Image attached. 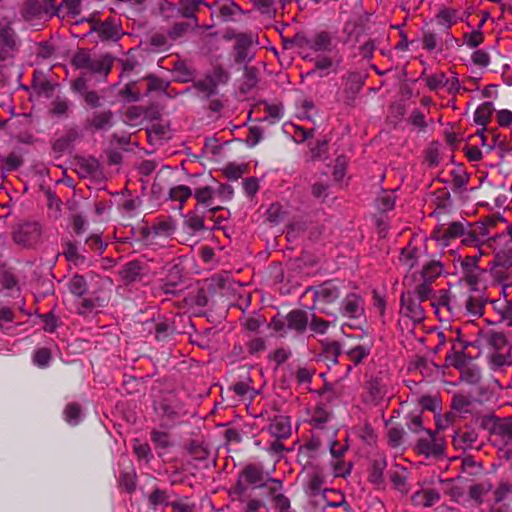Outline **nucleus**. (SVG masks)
Returning a JSON list of instances; mask_svg holds the SVG:
<instances>
[{
    "label": "nucleus",
    "mask_w": 512,
    "mask_h": 512,
    "mask_svg": "<svg viewBox=\"0 0 512 512\" xmlns=\"http://www.w3.org/2000/svg\"><path fill=\"white\" fill-rule=\"evenodd\" d=\"M418 249L415 247H405L401 250L399 261L409 269L416 264Z\"/></svg>",
    "instance_id": "obj_49"
},
{
    "label": "nucleus",
    "mask_w": 512,
    "mask_h": 512,
    "mask_svg": "<svg viewBox=\"0 0 512 512\" xmlns=\"http://www.w3.org/2000/svg\"><path fill=\"white\" fill-rule=\"evenodd\" d=\"M80 298L81 300L78 302L76 310L82 316H88L95 308L104 307L108 303V298L95 294L89 298Z\"/></svg>",
    "instance_id": "obj_19"
},
{
    "label": "nucleus",
    "mask_w": 512,
    "mask_h": 512,
    "mask_svg": "<svg viewBox=\"0 0 512 512\" xmlns=\"http://www.w3.org/2000/svg\"><path fill=\"white\" fill-rule=\"evenodd\" d=\"M487 302L482 296L468 295L465 300L466 312L473 317H481L484 313V307Z\"/></svg>",
    "instance_id": "obj_26"
},
{
    "label": "nucleus",
    "mask_w": 512,
    "mask_h": 512,
    "mask_svg": "<svg viewBox=\"0 0 512 512\" xmlns=\"http://www.w3.org/2000/svg\"><path fill=\"white\" fill-rule=\"evenodd\" d=\"M42 238V227L36 221H24L17 224L12 231V240L22 248H34Z\"/></svg>",
    "instance_id": "obj_2"
},
{
    "label": "nucleus",
    "mask_w": 512,
    "mask_h": 512,
    "mask_svg": "<svg viewBox=\"0 0 512 512\" xmlns=\"http://www.w3.org/2000/svg\"><path fill=\"white\" fill-rule=\"evenodd\" d=\"M440 499L439 493L434 489H427L416 492L412 500L415 505L430 507Z\"/></svg>",
    "instance_id": "obj_27"
},
{
    "label": "nucleus",
    "mask_w": 512,
    "mask_h": 512,
    "mask_svg": "<svg viewBox=\"0 0 512 512\" xmlns=\"http://www.w3.org/2000/svg\"><path fill=\"white\" fill-rule=\"evenodd\" d=\"M114 61L115 57L109 53L95 55L90 50L81 48L73 55L71 64L76 69L86 70L106 79L113 68Z\"/></svg>",
    "instance_id": "obj_1"
},
{
    "label": "nucleus",
    "mask_w": 512,
    "mask_h": 512,
    "mask_svg": "<svg viewBox=\"0 0 512 512\" xmlns=\"http://www.w3.org/2000/svg\"><path fill=\"white\" fill-rule=\"evenodd\" d=\"M323 497L327 500V505L331 507H340L346 504L344 495L333 489H324Z\"/></svg>",
    "instance_id": "obj_53"
},
{
    "label": "nucleus",
    "mask_w": 512,
    "mask_h": 512,
    "mask_svg": "<svg viewBox=\"0 0 512 512\" xmlns=\"http://www.w3.org/2000/svg\"><path fill=\"white\" fill-rule=\"evenodd\" d=\"M485 337L488 345L495 349V351H509L508 341L504 333L491 331Z\"/></svg>",
    "instance_id": "obj_35"
},
{
    "label": "nucleus",
    "mask_w": 512,
    "mask_h": 512,
    "mask_svg": "<svg viewBox=\"0 0 512 512\" xmlns=\"http://www.w3.org/2000/svg\"><path fill=\"white\" fill-rule=\"evenodd\" d=\"M468 221H453L448 225L440 224L432 232V239L442 246H449L452 241L461 238L464 228H468Z\"/></svg>",
    "instance_id": "obj_6"
},
{
    "label": "nucleus",
    "mask_w": 512,
    "mask_h": 512,
    "mask_svg": "<svg viewBox=\"0 0 512 512\" xmlns=\"http://www.w3.org/2000/svg\"><path fill=\"white\" fill-rule=\"evenodd\" d=\"M312 50L314 52H330L332 50V36L326 31L316 33L312 37Z\"/></svg>",
    "instance_id": "obj_28"
},
{
    "label": "nucleus",
    "mask_w": 512,
    "mask_h": 512,
    "mask_svg": "<svg viewBox=\"0 0 512 512\" xmlns=\"http://www.w3.org/2000/svg\"><path fill=\"white\" fill-rule=\"evenodd\" d=\"M286 322L287 329L303 334L309 324L308 313L301 309H293L286 315Z\"/></svg>",
    "instance_id": "obj_14"
},
{
    "label": "nucleus",
    "mask_w": 512,
    "mask_h": 512,
    "mask_svg": "<svg viewBox=\"0 0 512 512\" xmlns=\"http://www.w3.org/2000/svg\"><path fill=\"white\" fill-rule=\"evenodd\" d=\"M448 77L444 72H438L425 77L426 86L430 91H438L447 84Z\"/></svg>",
    "instance_id": "obj_45"
},
{
    "label": "nucleus",
    "mask_w": 512,
    "mask_h": 512,
    "mask_svg": "<svg viewBox=\"0 0 512 512\" xmlns=\"http://www.w3.org/2000/svg\"><path fill=\"white\" fill-rule=\"evenodd\" d=\"M341 312L345 317L351 319L359 318L364 312L361 297L355 293L348 294L342 302Z\"/></svg>",
    "instance_id": "obj_13"
},
{
    "label": "nucleus",
    "mask_w": 512,
    "mask_h": 512,
    "mask_svg": "<svg viewBox=\"0 0 512 512\" xmlns=\"http://www.w3.org/2000/svg\"><path fill=\"white\" fill-rule=\"evenodd\" d=\"M193 195L199 205L206 207L213 205L216 199H219L222 203L230 201L234 195V190L226 184H218L216 187L206 185L196 188Z\"/></svg>",
    "instance_id": "obj_3"
},
{
    "label": "nucleus",
    "mask_w": 512,
    "mask_h": 512,
    "mask_svg": "<svg viewBox=\"0 0 512 512\" xmlns=\"http://www.w3.org/2000/svg\"><path fill=\"white\" fill-rule=\"evenodd\" d=\"M480 255L466 256L460 261L461 280L464 281L472 291H478L480 276L484 272L479 267Z\"/></svg>",
    "instance_id": "obj_7"
},
{
    "label": "nucleus",
    "mask_w": 512,
    "mask_h": 512,
    "mask_svg": "<svg viewBox=\"0 0 512 512\" xmlns=\"http://www.w3.org/2000/svg\"><path fill=\"white\" fill-rule=\"evenodd\" d=\"M167 275L165 278V291L170 292L171 288L176 287L182 280V268L177 264L166 265Z\"/></svg>",
    "instance_id": "obj_30"
},
{
    "label": "nucleus",
    "mask_w": 512,
    "mask_h": 512,
    "mask_svg": "<svg viewBox=\"0 0 512 512\" xmlns=\"http://www.w3.org/2000/svg\"><path fill=\"white\" fill-rule=\"evenodd\" d=\"M192 195V190L186 185L172 187L169 191V198L173 201L185 202Z\"/></svg>",
    "instance_id": "obj_48"
},
{
    "label": "nucleus",
    "mask_w": 512,
    "mask_h": 512,
    "mask_svg": "<svg viewBox=\"0 0 512 512\" xmlns=\"http://www.w3.org/2000/svg\"><path fill=\"white\" fill-rule=\"evenodd\" d=\"M213 6L217 10L218 17L224 22L235 21L238 16L244 13L243 9L234 0H216Z\"/></svg>",
    "instance_id": "obj_12"
},
{
    "label": "nucleus",
    "mask_w": 512,
    "mask_h": 512,
    "mask_svg": "<svg viewBox=\"0 0 512 512\" xmlns=\"http://www.w3.org/2000/svg\"><path fill=\"white\" fill-rule=\"evenodd\" d=\"M187 452L194 460L205 461L209 457V450L203 442L192 440L188 447Z\"/></svg>",
    "instance_id": "obj_40"
},
{
    "label": "nucleus",
    "mask_w": 512,
    "mask_h": 512,
    "mask_svg": "<svg viewBox=\"0 0 512 512\" xmlns=\"http://www.w3.org/2000/svg\"><path fill=\"white\" fill-rule=\"evenodd\" d=\"M0 43L8 53L16 49V34L8 17L0 19Z\"/></svg>",
    "instance_id": "obj_15"
},
{
    "label": "nucleus",
    "mask_w": 512,
    "mask_h": 512,
    "mask_svg": "<svg viewBox=\"0 0 512 512\" xmlns=\"http://www.w3.org/2000/svg\"><path fill=\"white\" fill-rule=\"evenodd\" d=\"M419 302H424L432 298L433 291L430 284L424 282L417 285L415 291L412 293Z\"/></svg>",
    "instance_id": "obj_61"
},
{
    "label": "nucleus",
    "mask_w": 512,
    "mask_h": 512,
    "mask_svg": "<svg viewBox=\"0 0 512 512\" xmlns=\"http://www.w3.org/2000/svg\"><path fill=\"white\" fill-rule=\"evenodd\" d=\"M440 150L438 143H432L425 151V161L430 167H435L440 163Z\"/></svg>",
    "instance_id": "obj_55"
},
{
    "label": "nucleus",
    "mask_w": 512,
    "mask_h": 512,
    "mask_svg": "<svg viewBox=\"0 0 512 512\" xmlns=\"http://www.w3.org/2000/svg\"><path fill=\"white\" fill-rule=\"evenodd\" d=\"M151 229L157 236L168 237L174 233L176 226L172 218H165L154 223Z\"/></svg>",
    "instance_id": "obj_39"
},
{
    "label": "nucleus",
    "mask_w": 512,
    "mask_h": 512,
    "mask_svg": "<svg viewBox=\"0 0 512 512\" xmlns=\"http://www.w3.org/2000/svg\"><path fill=\"white\" fill-rule=\"evenodd\" d=\"M239 474L249 485H254L256 487L266 486V483L264 482L265 475L261 466L248 464Z\"/></svg>",
    "instance_id": "obj_18"
},
{
    "label": "nucleus",
    "mask_w": 512,
    "mask_h": 512,
    "mask_svg": "<svg viewBox=\"0 0 512 512\" xmlns=\"http://www.w3.org/2000/svg\"><path fill=\"white\" fill-rule=\"evenodd\" d=\"M377 206L378 208L385 212L390 211L395 206V196L391 192H383L377 198Z\"/></svg>",
    "instance_id": "obj_56"
},
{
    "label": "nucleus",
    "mask_w": 512,
    "mask_h": 512,
    "mask_svg": "<svg viewBox=\"0 0 512 512\" xmlns=\"http://www.w3.org/2000/svg\"><path fill=\"white\" fill-rule=\"evenodd\" d=\"M472 405V398L469 395L456 393L452 397L451 408L457 412L466 413Z\"/></svg>",
    "instance_id": "obj_43"
},
{
    "label": "nucleus",
    "mask_w": 512,
    "mask_h": 512,
    "mask_svg": "<svg viewBox=\"0 0 512 512\" xmlns=\"http://www.w3.org/2000/svg\"><path fill=\"white\" fill-rule=\"evenodd\" d=\"M23 164V159L16 153L1 158L2 169L5 171H15Z\"/></svg>",
    "instance_id": "obj_50"
},
{
    "label": "nucleus",
    "mask_w": 512,
    "mask_h": 512,
    "mask_svg": "<svg viewBox=\"0 0 512 512\" xmlns=\"http://www.w3.org/2000/svg\"><path fill=\"white\" fill-rule=\"evenodd\" d=\"M87 21L91 24V31L97 33L102 41H118L123 35L121 22L115 17L100 21L92 16Z\"/></svg>",
    "instance_id": "obj_5"
},
{
    "label": "nucleus",
    "mask_w": 512,
    "mask_h": 512,
    "mask_svg": "<svg viewBox=\"0 0 512 512\" xmlns=\"http://www.w3.org/2000/svg\"><path fill=\"white\" fill-rule=\"evenodd\" d=\"M78 166L83 176H97L101 173L100 163L94 157L89 158H80L78 161Z\"/></svg>",
    "instance_id": "obj_36"
},
{
    "label": "nucleus",
    "mask_w": 512,
    "mask_h": 512,
    "mask_svg": "<svg viewBox=\"0 0 512 512\" xmlns=\"http://www.w3.org/2000/svg\"><path fill=\"white\" fill-rule=\"evenodd\" d=\"M494 111L495 108L491 102H484L474 113V122L483 127L480 132H477V134L482 137L483 142L485 141L484 132L486 130V126L490 122Z\"/></svg>",
    "instance_id": "obj_20"
},
{
    "label": "nucleus",
    "mask_w": 512,
    "mask_h": 512,
    "mask_svg": "<svg viewBox=\"0 0 512 512\" xmlns=\"http://www.w3.org/2000/svg\"><path fill=\"white\" fill-rule=\"evenodd\" d=\"M491 303L494 310L500 315V320L506 322L508 326H512V300H495Z\"/></svg>",
    "instance_id": "obj_32"
},
{
    "label": "nucleus",
    "mask_w": 512,
    "mask_h": 512,
    "mask_svg": "<svg viewBox=\"0 0 512 512\" xmlns=\"http://www.w3.org/2000/svg\"><path fill=\"white\" fill-rule=\"evenodd\" d=\"M151 435L152 442L156 448L164 450L172 445L170 434L167 432L153 430Z\"/></svg>",
    "instance_id": "obj_52"
},
{
    "label": "nucleus",
    "mask_w": 512,
    "mask_h": 512,
    "mask_svg": "<svg viewBox=\"0 0 512 512\" xmlns=\"http://www.w3.org/2000/svg\"><path fill=\"white\" fill-rule=\"evenodd\" d=\"M193 23L188 22H177L175 23L168 31V36L176 40L180 37H183L190 29H194Z\"/></svg>",
    "instance_id": "obj_51"
},
{
    "label": "nucleus",
    "mask_w": 512,
    "mask_h": 512,
    "mask_svg": "<svg viewBox=\"0 0 512 512\" xmlns=\"http://www.w3.org/2000/svg\"><path fill=\"white\" fill-rule=\"evenodd\" d=\"M168 494L165 490L155 488L148 497L150 505L153 507L158 505H168Z\"/></svg>",
    "instance_id": "obj_59"
},
{
    "label": "nucleus",
    "mask_w": 512,
    "mask_h": 512,
    "mask_svg": "<svg viewBox=\"0 0 512 512\" xmlns=\"http://www.w3.org/2000/svg\"><path fill=\"white\" fill-rule=\"evenodd\" d=\"M341 355L340 344L336 341L323 344L322 356L324 360L335 365L338 363V357Z\"/></svg>",
    "instance_id": "obj_41"
},
{
    "label": "nucleus",
    "mask_w": 512,
    "mask_h": 512,
    "mask_svg": "<svg viewBox=\"0 0 512 512\" xmlns=\"http://www.w3.org/2000/svg\"><path fill=\"white\" fill-rule=\"evenodd\" d=\"M365 388L372 401L378 402L382 400L386 395L385 386L381 379L371 378L366 382Z\"/></svg>",
    "instance_id": "obj_33"
},
{
    "label": "nucleus",
    "mask_w": 512,
    "mask_h": 512,
    "mask_svg": "<svg viewBox=\"0 0 512 512\" xmlns=\"http://www.w3.org/2000/svg\"><path fill=\"white\" fill-rule=\"evenodd\" d=\"M370 354V347L357 345L346 352L348 359L354 364H360Z\"/></svg>",
    "instance_id": "obj_44"
},
{
    "label": "nucleus",
    "mask_w": 512,
    "mask_h": 512,
    "mask_svg": "<svg viewBox=\"0 0 512 512\" xmlns=\"http://www.w3.org/2000/svg\"><path fill=\"white\" fill-rule=\"evenodd\" d=\"M47 1L29 0L25 3V10L27 14L37 16L42 12L47 11Z\"/></svg>",
    "instance_id": "obj_58"
},
{
    "label": "nucleus",
    "mask_w": 512,
    "mask_h": 512,
    "mask_svg": "<svg viewBox=\"0 0 512 512\" xmlns=\"http://www.w3.org/2000/svg\"><path fill=\"white\" fill-rule=\"evenodd\" d=\"M269 432L276 439H286L291 435V424L286 416H276L269 424Z\"/></svg>",
    "instance_id": "obj_22"
},
{
    "label": "nucleus",
    "mask_w": 512,
    "mask_h": 512,
    "mask_svg": "<svg viewBox=\"0 0 512 512\" xmlns=\"http://www.w3.org/2000/svg\"><path fill=\"white\" fill-rule=\"evenodd\" d=\"M444 267L440 261L432 260L423 266L421 275L424 282L431 284L443 273Z\"/></svg>",
    "instance_id": "obj_29"
},
{
    "label": "nucleus",
    "mask_w": 512,
    "mask_h": 512,
    "mask_svg": "<svg viewBox=\"0 0 512 512\" xmlns=\"http://www.w3.org/2000/svg\"><path fill=\"white\" fill-rule=\"evenodd\" d=\"M401 313L415 322H421L425 318V313L420 302L415 298L412 292H403L401 295Z\"/></svg>",
    "instance_id": "obj_9"
},
{
    "label": "nucleus",
    "mask_w": 512,
    "mask_h": 512,
    "mask_svg": "<svg viewBox=\"0 0 512 512\" xmlns=\"http://www.w3.org/2000/svg\"><path fill=\"white\" fill-rule=\"evenodd\" d=\"M185 225L193 232L202 231L205 229L204 216L190 212L185 217Z\"/></svg>",
    "instance_id": "obj_47"
},
{
    "label": "nucleus",
    "mask_w": 512,
    "mask_h": 512,
    "mask_svg": "<svg viewBox=\"0 0 512 512\" xmlns=\"http://www.w3.org/2000/svg\"><path fill=\"white\" fill-rule=\"evenodd\" d=\"M478 440V434L474 430L457 433L454 444L461 449L473 448Z\"/></svg>",
    "instance_id": "obj_37"
},
{
    "label": "nucleus",
    "mask_w": 512,
    "mask_h": 512,
    "mask_svg": "<svg viewBox=\"0 0 512 512\" xmlns=\"http://www.w3.org/2000/svg\"><path fill=\"white\" fill-rule=\"evenodd\" d=\"M81 13V0H63L55 9V14L59 17L71 15L73 17Z\"/></svg>",
    "instance_id": "obj_31"
},
{
    "label": "nucleus",
    "mask_w": 512,
    "mask_h": 512,
    "mask_svg": "<svg viewBox=\"0 0 512 512\" xmlns=\"http://www.w3.org/2000/svg\"><path fill=\"white\" fill-rule=\"evenodd\" d=\"M325 483V475L322 471L315 469L311 474L308 481V489L312 495L318 494L322 490Z\"/></svg>",
    "instance_id": "obj_46"
},
{
    "label": "nucleus",
    "mask_w": 512,
    "mask_h": 512,
    "mask_svg": "<svg viewBox=\"0 0 512 512\" xmlns=\"http://www.w3.org/2000/svg\"><path fill=\"white\" fill-rule=\"evenodd\" d=\"M114 114L111 110L95 111L84 121V129L86 131L108 130L113 126Z\"/></svg>",
    "instance_id": "obj_8"
},
{
    "label": "nucleus",
    "mask_w": 512,
    "mask_h": 512,
    "mask_svg": "<svg viewBox=\"0 0 512 512\" xmlns=\"http://www.w3.org/2000/svg\"><path fill=\"white\" fill-rule=\"evenodd\" d=\"M313 291L315 301L324 304L334 303L341 295L339 287L333 281H326L317 287H309L307 292Z\"/></svg>",
    "instance_id": "obj_10"
},
{
    "label": "nucleus",
    "mask_w": 512,
    "mask_h": 512,
    "mask_svg": "<svg viewBox=\"0 0 512 512\" xmlns=\"http://www.w3.org/2000/svg\"><path fill=\"white\" fill-rule=\"evenodd\" d=\"M258 82L257 70L253 67L245 69V81L241 87V91L247 92L256 86Z\"/></svg>",
    "instance_id": "obj_62"
},
{
    "label": "nucleus",
    "mask_w": 512,
    "mask_h": 512,
    "mask_svg": "<svg viewBox=\"0 0 512 512\" xmlns=\"http://www.w3.org/2000/svg\"><path fill=\"white\" fill-rule=\"evenodd\" d=\"M492 432L501 438L504 445H512V418L496 419L492 426Z\"/></svg>",
    "instance_id": "obj_23"
},
{
    "label": "nucleus",
    "mask_w": 512,
    "mask_h": 512,
    "mask_svg": "<svg viewBox=\"0 0 512 512\" xmlns=\"http://www.w3.org/2000/svg\"><path fill=\"white\" fill-rule=\"evenodd\" d=\"M509 494H512V484L501 482L494 491V500L496 503L504 501Z\"/></svg>",
    "instance_id": "obj_64"
},
{
    "label": "nucleus",
    "mask_w": 512,
    "mask_h": 512,
    "mask_svg": "<svg viewBox=\"0 0 512 512\" xmlns=\"http://www.w3.org/2000/svg\"><path fill=\"white\" fill-rule=\"evenodd\" d=\"M51 358L52 355L49 348H39L34 353L33 361L39 367H46L48 366Z\"/></svg>",
    "instance_id": "obj_60"
},
{
    "label": "nucleus",
    "mask_w": 512,
    "mask_h": 512,
    "mask_svg": "<svg viewBox=\"0 0 512 512\" xmlns=\"http://www.w3.org/2000/svg\"><path fill=\"white\" fill-rule=\"evenodd\" d=\"M451 188L454 193H461L466 190L470 174L462 167H457L450 172Z\"/></svg>",
    "instance_id": "obj_25"
},
{
    "label": "nucleus",
    "mask_w": 512,
    "mask_h": 512,
    "mask_svg": "<svg viewBox=\"0 0 512 512\" xmlns=\"http://www.w3.org/2000/svg\"><path fill=\"white\" fill-rule=\"evenodd\" d=\"M120 485L129 493L136 488V474L133 471L123 472L120 475Z\"/></svg>",
    "instance_id": "obj_63"
},
{
    "label": "nucleus",
    "mask_w": 512,
    "mask_h": 512,
    "mask_svg": "<svg viewBox=\"0 0 512 512\" xmlns=\"http://www.w3.org/2000/svg\"><path fill=\"white\" fill-rule=\"evenodd\" d=\"M193 87L201 93L205 98H209L216 93L217 82L214 77L207 76L202 80H197L193 83Z\"/></svg>",
    "instance_id": "obj_34"
},
{
    "label": "nucleus",
    "mask_w": 512,
    "mask_h": 512,
    "mask_svg": "<svg viewBox=\"0 0 512 512\" xmlns=\"http://www.w3.org/2000/svg\"><path fill=\"white\" fill-rule=\"evenodd\" d=\"M233 38L236 41L234 46L235 61L243 63L249 58L248 51L253 43L252 35L249 33H238Z\"/></svg>",
    "instance_id": "obj_17"
},
{
    "label": "nucleus",
    "mask_w": 512,
    "mask_h": 512,
    "mask_svg": "<svg viewBox=\"0 0 512 512\" xmlns=\"http://www.w3.org/2000/svg\"><path fill=\"white\" fill-rule=\"evenodd\" d=\"M80 414H81V407L77 403H70L65 407V410H64L65 420L72 425H75L78 423Z\"/></svg>",
    "instance_id": "obj_57"
},
{
    "label": "nucleus",
    "mask_w": 512,
    "mask_h": 512,
    "mask_svg": "<svg viewBox=\"0 0 512 512\" xmlns=\"http://www.w3.org/2000/svg\"><path fill=\"white\" fill-rule=\"evenodd\" d=\"M406 432L403 427L395 426L387 432L388 444L392 448H399L405 442Z\"/></svg>",
    "instance_id": "obj_42"
},
{
    "label": "nucleus",
    "mask_w": 512,
    "mask_h": 512,
    "mask_svg": "<svg viewBox=\"0 0 512 512\" xmlns=\"http://www.w3.org/2000/svg\"><path fill=\"white\" fill-rule=\"evenodd\" d=\"M201 5L208 6L204 0H178L177 14L192 22L193 27H198L199 22L197 13L199 12Z\"/></svg>",
    "instance_id": "obj_11"
},
{
    "label": "nucleus",
    "mask_w": 512,
    "mask_h": 512,
    "mask_svg": "<svg viewBox=\"0 0 512 512\" xmlns=\"http://www.w3.org/2000/svg\"><path fill=\"white\" fill-rule=\"evenodd\" d=\"M81 138V133L75 126L69 127L65 134L56 139L53 142L52 148L54 152L63 154L68 151L74 144L75 141Z\"/></svg>",
    "instance_id": "obj_16"
},
{
    "label": "nucleus",
    "mask_w": 512,
    "mask_h": 512,
    "mask_svg": "<svg viewBox=\"0 0 512 512\" xmlns=\"http://www.w3.org/2000/svg\"><path fill=\"white\" fill-rule=\"evenodd\" d=\"M68 290L77 297H83L88 290V283L84 276L75 274L68 282Z\"/></svg>",
    "instance_id": "obj_38"
},
{
    "label": "nucleus",
    "mask_w": 512,
    "mask_h": 512,
    "mask_svg": "<svg viewBox=\"0 0 512 512\" xmlns=\"http://www.w3.org/2000/svg\"><path fill=\"white\" fill-rule=\"evenodd\" d=\"M387 461L382 455H378L372 459L371 467L369 470V482L380 485L384 482V470L386 469Z\"/></svg>",
    "instance_id": "obj_24"
},
{
    "label": "nucleus",
    "mask_w": 512,
    "mask_h": 512,
    "mask_svg": "<svg viewBox=\"0 0 512 512\" xmlns=\"http://www.w3.org/2000/svg\"><path fill=\"white\" fill-rule=\"evenodd\" d=\"M436 18L440 25L444 26L446 29H449L455 24V11L452 9L443 8L438 12Z\"/></svg>",
    "instance_id": "obj_54"
},
{
    "label": "nucleus",
    "mask_w": 512,
    "mask_h": 512,
    "mask_svg": "<svg viewBox=\"0 0 512 512\" xmlns=\"http://www.w3.org/2000/svg\"><path fill=\"white\" fill-rule=\"evenodd\" d=\"M414 450L425 458H442L445 456V441L435 432L427 429L425 434L418 438Z\"/></svg>",
    "instance_id": "obj_4"
},
{
    "label": "nucleus",
    "mask_w": 512,
    "mask_h": 512,
    "mask_svg": "<svg viewBox=\"0 0 512 512\" xmlns=\"http://www.w3.org/2000/svg\"><path fill=\"white\" fill-rule=\"evenodd\" d=\"M143 271V263L139 260H133L123 266L120 275L126 283H133L142 280L144 275Z\"/></svg>",
    "instance_id": "obj_21"
}]
</instances>
